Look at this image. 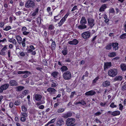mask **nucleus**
Listing matches in <instances>:
<instances>
[{
	"label": "nucleus",
	"instance_id": "nucleus-35",
	"mask_svg": "<svg viewBox=\"0 0 126 126\" xmlns=\"http://www.w3.org/2000/svg\"><path fill=\"white\" fill-rule=\"evenodd\" d=\"M26 41V38H24L23 39V40L22 41H21V44H22V46L23 47H25L26 46V44L25 43Z\"/></svg>",
	"mask_w": 126,
	"mask_h": 126
},
{
	"label": "nucleus",
	"instance_id": "nucleus-47",
	"mask_svg": "<svg viewBox=\"0 0 126 126\" xmlns=\"http://www.w3.org/2000/svg\"><path fill=\"white\" fill-rule=\"evenodd\" d=\"M121 89L123 91L126 90V84H125L122 86L121 88Z\"/></svg>",
	"mask_w": 126,
	"mask_h": 126
},
{
	"label": "nucleus",
	"instance_id": "nucleus-50",
	"mask_svg": "<svg viewBox=\"0 0 126 126\" xmlns=\"http://www.w3.org/2000/svg\"><path fill=\"white\" fill-rule=\"evenodd\" d=\"M111 45L110 44L108 45L106 47V48L108 49H110L111 48Z\"/></svg>",
	"mask_w": 126,
	"mask_h": 126
},
{
	"label": "nucleus",
	"instance_id": "nucleus-34",
	"mask_svg": "<svg viewBox=\"0 0 126 126\" xmlns=\"http://www.w3.org/2000/svg\"><path fill=\"white\" fill-rule=\"evenodd\" d=\"M24 88V87L23 86H18L16 88V91H21Z\"/></svg>",
	"mask_w": 126,
	"mask_h": 126
},
{
	"label": "nucleus",
	"instance_id": "nucleus-22",
	"mask_svg": "<svg viewBox=\"0 0 126 126\" xmlns=\"http://www.w3.org/2000/svg\"><path fill=\"white\" fill-rule=\"evenodd\" d=\"M120 114V112L118 110H116L112 112H111V115L114 116H115L119 115Z\"/></svg>",
	"mask_w": 126,
	"mask_h": 126
},
{
	"label": "nucleus",
	"instance_id": "nucleus-20",
	"mask_svg": "<svg viewBox=\"0 0 126 126\" xmlns=\"http://www.w3.org/2000/svg\"><path fill=\"white\" fill-rule=\"evenodd\" d=\"M16 38L19 44L20 45L21 44V41L22 40V38L19 35H17L16 36Z\"/></svg>",
	"mask_w": 126,
	"mask_h": 126
},
{
	"label": "nucleus",
	"instance_id": "nucleus-57",
	"mask_svg": "<svg viewBox=\"0 0 126 126\" xmlns=\"http://www.w3.org/2000/svg\"><path fill=\"white\" fill-rule=\"evenodd\" d=\"M20 102L19 101H16L15 102V104L16 106L20 104Z\"/></svg>",
	"mask_w": 126,
	"mask_h": 126
},
{
	"label": "nucleus",
	"instance_id": "nucleus-38",
	"mask_svg": "<svg viewBox=\"0 0 126 126\" xmlns=\"http://www.w3.org/2000/svg\"><path fill=\"white\" fill-rule=\"evenodd\" d=\"M81 104L82 105H83L86 104L85 102L83 100H82L81 101H79L76 103V105L78 104Z\"/></svg>",
	"mask_w": 126,
	"mask_h": 126
},
{
	"label": "nucleus",
	"instance_id": "nucleus-3",
	"mask_svg": "<svg viewBox=\"0 0 126 126\" xmlns=\"http://www.w3.org/2000/svg\"><path fill=\"white\" fill-rule=\"evenodd\" d=\"M69 13H67L62 18L61 20L58 23V26H61L65 22L66 19L69 15Z\"/></svg>",
	"mask_w": 126,
	"mask_h": 126
},
{
	"label": "nucleus",
	"instance_id": "nucleus-7",
	"mask_svg": "<svg viewBox=\"0 0 126 126\" xmlns=\"http://www.w3.org/2000/svg\"><path fill=\"white\" fill-rule=\"evenodd\" d=\"M82 36L84 39H86L89 37L90 36V32L88 31L85 32L82 34Z\"/></svg>",
	"mask_w": 126,
	"mask_h": 126
},
{
	"label": "nucleus",
	"instance_id": "nucleus-2",
	"mask_svg": "<svg viewBox=\"0 0 126 126\" xmlns=\"http://www.w3.org/2000/svg\"><path fill=\"white\" fill-rule=\"evenodd\" d=\"M35 6L34 2L32 0H28L26 3L25 4V6L27 8H33Z\"/></svg>",
	"mask_w": 126,
	"mask_h": 126
},
{
	"label": "nucleus",
	"instance_id": "nucleus-44",
	"mask_svg": "<svg viewBox=\"0 0 126 126\" xmlns=\"http://www.w3.org/2000/svg\"><path fill=\"white\" fill-rule=\"evenodd\" d=\"M51 47L53 49H54L56 47V44L55 42H53L51 45Z\"/></svg>",
	"mask_w": 126,
	"mask_h": 126
},
{
	"label": "nucleus",
	"instance_id": "nucleus-18",
	"mask_svg": "<svg viewBox=\"0 0 126 126\" xmlns=\"http://www.w3.org/2000/svg\"><path fill=\"white\" fill-rule=\"evenodd\" d=\"M78 43V41L76 39H74L73 41L68 42V43L71 45H76Z\"/></svg>",
	"mask_w": 126,
	"mask_h": 126
},
{
	"label": "nucleus",
	"instance_id": "nucleus-13",
	"mask_svg": "<svg viewBox=\"0 0 126 126\" xmlns=\"http://www.w3.org/2000/svg\"><path fill=\"white\" fill-rule=\"evenodd\" d=\"M7 46H5L2 49L0 52V55L3 56L4 55H5V51L6 50Z\"/></svg>",
	"mask_w": 126,
	"mask_h": 126
},
{
	"label": "nucleus",
	"instance_id": "nucleus-4",
	"mask_svg": "<svg viewBox=\"0 0 126 126\" xmlns=\"http://www.w3.org/2000/svg\"><path fill=\"white\" fill-rule=\"evenodd\" d=\"M71 76L70 72L67 71L64 73L63 75V77L64 79L68 80L71 78Z\"/></svg>",
	"mask_w": 126,
	"mask_h": 126
},
{
	"label": "nucleus",
	"instance_id": "nucleus-11",
	"mask_svg": "<svg viewBox=\"0 0 126 126\" xmlns=\"http://www.w3.org/2000/svg\"><path fill=\"white\" fill-rule=\"evenodd\" d=\"M27 29L25 27H23L21 30L23 34L24 35H28L30 33V32L26 31Z\"/></svg>",
	"mask_w": 126,
	"mask_h": 126
},
{
	"label": "nucleus",
	"instance_id": "nucleus-15",
	"mask_svg": "<svg viewBox=\"0 0 126 126\" xmlns=\"http://www.w3.org/2000/svg\"><path fill=\"white\" fill-rule=\"evenodd\" d=\"M110 82L109 80H106L103 82L102 85L103 86L106 87L110 85Z\"/></svg>",
	"mask_w": 126,
	"mask_h": 126
},
{
	"label": "nucleus",
	"instance_id": "nucleus-29",
	"mask_svg": "<svg viewBox=\"0 0 126 126\" xmlns=\"http://www.w3.org/2000/svg\"><path fill=\"white\" fill-rule=\"evenodd\" d=\"M78 28L80 30H82L85 29L87 28L86 25H79L78 27Z\"/></svg>",
	"mask_w": 126,
	"mask_h": 126
},
{
	"label": "nucleus",
	"instance_id": "nucleus-9",
	"mask_svg": "<svg viewBox=\"0 0 126 126\" xmlns=\"http://www.w3.org/2000/svg\"><path fill=\"white\" fill-rule=\"evenodd\" d=\"M88 25L89 26L92 27L94 25V20L92 18H89L88 20Z\"/></svg>",
	"mask_w": 126,
	"mask_h": 126
},
{
	"label": "nucleus",
	"instance_id": "nucleus-56",
	"mask_svg": "<svg viewBox=\"0 0 126 126\" xmlns=\"http://www.w3.org/2000/svg\"><path fill=\"white\" fill-rule=\"evenodd\" d=\"M78 10L77 7L76 6H74L71 10L72 11H73L75 10Z\"/></svg>",
	"mask_w": 126,
	"mask_h": 126
},
{
	"label": "nucleus",
	"instance_id": "nucleus-32",
	"mask_svg": "<svg viewBox=\"0 0 126 126\" xmlns=\"http://www.w3.org/2000/svg\"><path fill=\"white\" fill-rule=\"evenodd\" d=\"M116 55V54L115 52H111L109 54L108 56L110 57H115Z\"/></svg>",
	"mask_w": 126,
	"mask_h": 126
},
{
	"label": "nucleus",
	"instance_id": "nucleus-28",
	"mask_svg": "<svg viewBox=\"0 0 126 126\" xmlns=\"http://www.w3.org/2000/svg\"><path fill=\"white\" fill-rule=\"evenodd\" d=\"M9 85L8 84H5L1 86V88L4 90H5L6 89L9 87Z\"/></svg>",
	"mask_w": 126,
	"mask_h": 126
},
{
	"label": "nucleus",
	"instance_id": "nucleus-49",
	"mask_svg": "<svg viewBox=\"0 0 126 126\" xmlns=\"http://www.w3.org/2000/svg\"><path fill=\"white\" fill-rule=\"evenodd\" d=\"M115 12V10L113 8H111L110 9L109 13H114Z\"/></svg>",
	"mask_w": 126,
	"mask_h": 126
},
{
	"label": "nucleus",
	"instance_id": "nucleus-21",
	"mask_svg": "<svg viewBox=\"0 0 126 126\" xmlns=\"http://www.w3.org/2000/svg\"><path fill=\"white\" fill-rule=\"evenodd\" d=\"M63 121L62 119H58L56 123V125L58 126H60L62 125L63 123Z\"/></svg>",
	"mask_w": 126,
	"mask_h": 126
},
{
	"label": "nucleus",
	"instance_id": "nucleus-25",
	"mask_svg": "<svg viewBox=\"0 0 126 126\" xmlns=\"http://www.w3.org/2000/svg\"><path fill=\"white\" fill-rule=\"evenodd\" d=\"M86 21L85 18L84 17H82L80 21V23L81 25H85L86 23Z\"/></svg>",
	"mask_w": 126,
	"mask_h": 126
},
{
	"label": "nucleus",
	"instance_id": "nucleus-62",
	"mask_svg": "<svg viewBox=\"0 0 126 126\" xmlns=\"http://www.w3.org/2000/svg\"><path fill=\"white\" fill-rule=\"evenodd\" d=\"M25 72L24 71H18L17 73L18 74H24Z\"/></svg>",
	"mask_w": 126,
	"mask_h": 126
},
{
	"label": "nucleus",
	"instance_id": "nucleus-41",
	"mask_svg": "<svg viewBox=\"0 0 126 126\" xmlns=\"http://www.w3.org/2000/svg\"><path fill=\"white\" fill-rule=\"evenodd\" d=\"M55 118L52 119L50 121L48 122L47 124V125H48L50 124L54 123L55 122Z\"/></svg>",
	"mask_w": 126,
	"mask_h": 126
},
{
	"label": "nucleus",
	"instance_id": "nucleus-17",
	"mask_svg": "<svg viewBox=\"0 0 126 126\" xmlns=\"http://www.w3.org/2000/svg\"><path fill=\"white\" fill-rule=\"evenodd\" d=\"M111 66V63L110 62H107L105 63L104 65V69L105 70L110 68Z\"/></svg>",
	"mask_w": 126,
	"mask_h": 126
},
{
	"label": "nucleus",
	"instance_id": "nucleus-39",
	"mask_svg": "<svg viewBox=\"0 0 126 126\" xmlns=\"http://www.w3.org/2000/svg\"><path fill=\"white\" fill-rule=\"evenodd\" d=\"M64 110L65 109L63 108H60L58 110L57 112L58 113H61L63 112Z\"/></svg>",
	"mask_w": 126,
	"mask_h": 126
},
{
	"label": "nucleus",
	"instance_id": "nucleus-12",
	"mask_svg": "<svg viewBox=\"0 0 126 126\" xmlns=\"http://www.w3.org/2000/svg\"><path fill=\"white\" fill-rule=\"evenodd\" d=\"M96 93V92L94 91L91 90L87 92L85 94L86 95L92 96L95 94Z\"/></svg>",
	"mask_w": 126,
	"mask_h": 126
},
{
	"label": "nucleus",
	"instance_id": "nucleus-43",
	"mask_svg": "<svg viewBox=\"0 0 126 126\" xmlns=\"http://www.w3.org/2000/svg\"><path fill=\"white\" fill-rule=\"evenodd\" d=\"M52 85L53 87H55L57 86L58 84L56 81L53 80Z\"/></svg>",
	"mask_w": 126,
	"mask_h": 126
},
{
	"label": "nucleus",
	"instance_id": "nucleus-60",
	"mask_svg": "<svg viewBox=\"0 0 126 126\" xmlns=\"http://www.w3.org/2000/svg\"><path fill=\"white\" fill-rule=\"evenodd\" d=\"M28 91H27L25 90L23 92H22V94L23 96H24L25 95L27 94Z\"/></svg>",
	"mask_w": 126,
	"mask_h": 126
},
{
	"label": "nucleus",
	"instance_id": "nucleus-40",
	"mask_svg": "<svg viewBox=\"0 0 126 126\" xmlns=\"http://www.w3.org/2000/svg\"><path fill=\"white\" fill-rule=\"evenodd\" d=\"M62 52L64 55H66L67 53V49L66 48H64L62 50Z\"/></svg>",
	"mask_w": 126,
	"mask_h": 126
},
{
	"label": "nucleus",
	"instance_id": "nucleus-30",
	"mask_svg": "<svg viewBox=\"0 0 126 126\" xmlns=\"http://www.w3.org/2000/svg\"><path fill=\"white\" fill-rule=\"evenodd\" d=\"M61 18V16H59V15H58L56 16H55L54 17V19L55 20L54 21L56 22L59 20Z\"/></svg>",
	"mask_w": 126,
	"mask_h": 126
},
{
	"label": "nucleus",
	"instance_id": "nucleus-24",
	"mask_svg": "<svg viewBox=\"0 0 126 126\" xmlns=\"http://www.w3.org/2000/svg\"><path fill=\"white\" fill-rule=\"evenodd\" d=\"M9 84L11 86H13L17 85V83L16 81L11 80Z\"/></svg>",
	"mask_w": 126,
	"mask_h": 126
},
{
	"label": "nucleus",
	"instance_id": "nucleus-19",
	"mask_svg": "<svg viewBox=\"0 0 126 126\" xmlns=\"http://www.w3.org/2000/svg\"><path fill=\"white\" fill-rule=\"evenodd\" d=\"M72 115V113L70 112H68L66 113H64L63 114V117L65 118L70 117Z\"/></svg>",
	"mask_w": 126,
	"mask_h": 126
},
{
	"label": "nucleus",
	"instance_id": "nucleus-8",
	"mask_svg": "<svg viewBox=\"0 0 126 126\" xmlns=\"http://www.w3.org/2000/svg\"><path fill=\"white\" fill-rule=\"evenodd\" d=\"M38 8H36L33 12H31L30 13V16L33 17L34 18H35V16L38 14Z\"/></svg>",
	"mask_w": 126,
	"mask_h": 126
},
{
	"label": "nucleus",
	"instance_id": "nucleus-63",
	"mask_svg": "<svg viewBox=\"0 0 126 126\" xmlns=\"http://www.w3.org/2000/svg\"><path fill=\"white\" fill-rule=\"evenodd\" d=\"M60 102H58L57 103H55L54 104V107L55 108H56L60 104Z\"/></svg>",
	"mask_w": 126,
	"mask_h": 126
},
{
	"label": "nucleus",
	"instance_id": "nucleus-59",
	"mask_svg": "<svg viewBox=\"0 0 126 126\" xmlns=\"http://www.w3.org/2000/svg\"><path fill=\"white\" fill-rule=\"evenodd\" d=\"M13 44L15 45L16 44L17 42L16 40L15 39H12V42Z\"/></svg>",
	"mask_w": 126,
	"mask_h": 126
},
{
	"label": "nucleus",
	"instance_id": "nucleus-52",
	"mask_svg": "<svg viewBox=\"0 0 126 126\" xmlns=\"http://www.w3.org/2000/svg\"><path fill=\"white\" fill-rule=\"evenodd\" d=\"M75 92L74 91L71 92L70 95V98H73L74 96V94L75 93Z\"/></svg>",
	"mask_w": 126,
	"mask_h": 126
},
{
	"label": "nucleus",
	"instance_id": "nucleus-27",
	"mask_svg": "<svg viewBox=\"0 0 126 126\" xmlns=\"http://www.w3.org/2000/svg\"><path fill=\"white\" fill-rule=\"evenodd\" d=\"M106 8V4H104L102 5L99 10V11L100 12L104 11V9Z\"/></svg>",
	"mask_w": 126,
	"mask_h": 126
},
{
	"label": "nucleus",
	"instance_id": "nucleus-14",
	"mask_svg": "<svg viewBox=\"0 0 126 126\" xmlns=\"http://www.w3.org/2000/svg\"><path fill=\"white\" fill-rule=\"evenodd\" d=\"M47 91L50 94H54L56 92V90L55 89L51 88H48L47 89Z\"/></svg>",
	"mask_w": 126,
	"mask_h": 126
},
{
	"label": "nucleus",
	"instance_id": "nucleus-58",
	"mask_svg": "<svg viewBox=\"0 0 126 126\" xmlns=\"http://www.w3.org/2000/svg\"><path fill=\"white\" fill-rule=\"evenodd\" d=\"M25 73H24V74H25V75L27 76H28L29 75L31 74V72H29L27 71H24Z\"/></svg>",
	"mask_w": 126,
	"mask_h": 126
},
{
	"label": "nucleus",
	"instance_id": "nucleus-54",
	"mask_svg": "<svg viewBox=\"0 0 126 126\" xmlns=\"http://www.w3.org/2000/svg\"><path fill=\"white\" fill-rule=\"evenodd\" d=\"M99 78L98 77H97L94 79L93 81V83H94L96 82V81L99 79Z\"/></svg>",
	"mask_w": 126,
	"mask_h": 126
},
{
	"label": "nucleus",
	"instance_id": "nucleus-46",
	"mask_svg": "<svg viewBox=\"0 0 126 126\" xmlns=\"http://www.w3.org/2000/svg\"><path fill=\"white\" fill-rule=\"evenodd\" d=\"M120 38L121 39H124L126 38V33H125L122 35L120 36Z\"/></svg>",
	"mask_w": 126,
	"mask_h": 126
},
{
	"label": "nucleus",
	"instance_id": "nucleus-1",
	"mask_svg": "<svg viewBox=\"0 0 126 126\" xmlns=\"http://www.w3.org/2000/svg\"><path fill=\"white\" fill-rule=\"evenodd\" d=\"M118 71L117 69L113 68L109 70L108 71V75L110 77H113L118 74Z\"/></svg>",
	"mask_w": 126,
	"mask_h": 126
},
{
	"label": "nucleus",
	"instance_id": "nucleus-42",
	"mask_svg": "<svg viewBox=\"0 0 126 126\" xmlns=\"http://www.w3.org/2000/svg\"><path fill=\"white\" fill-rule=\"evenodd\" d=\"M11 29V27L10 26H6L5 28L3 29L4 30L6 31H8Z\"/></svg>",
	"mask_w": 126,
	"mask_h": 126
},
{
	"label": "nucleus",
	"instance_id": "nucleus-51",
	"mask_svg": "<svg viewBox=\"0 0 126 126\" xmlns=\"http://www.w3.org/2000/svg\"><path fill=\"white\" fill-rule=\"evenodd\" d=\"M95 121L96 123L98 124H101L102 123L97 118L96 119H95Z\"/></svg>",
	"mask_w": 126,
	"mask_h": 126
},
{
	"label": "nucleus",
	"instance_id": "nucleus-16",
	"mask_svg": "<svg viewBox=\"0 0 126 126\" xmlns=\"http://www.w3.org/2000/svg\"><path fill=\"white\" fill-rule=\"evenodd\" d=\"M123 78L121 76H118L115 77L113 81H121L122 79Z\"/></svg>",
	"mask_w": 126,
	"mask_h": 126
},
{
	"label": "nucleus",
	"instance_id": "nucleus-6",
	"mask_svg": "<svg viewBox=\"0 0 126 126\" xmlns=\"http://www.w3.org/2000/svg\"><path fill=\"white\" fill-rule=\"evenodd\" d=\"M28 116L27 114L26 113L22 112L20 114V120L23 122H24L26 121V118Z\"/></svg>",
	"mask_w": 126,
	"mask_h": 126
},
{
	"label": "nucleus",
	"instance_id": "nucleus-31",
	"mask_svg": "<svg viewBox=\"0 0 126 126\" xmlns=\"http://www.w3.org/2000/svg\"><path fill=\"white\" fill-rule=\"evenodd\" d=\"M59 73L56 71H54L51 73L52 76L54 78H56L58 75Z\"/></svg>",
	"mask_w": 126,
	"mask_h": 126
},
{
	"label": "nucleus",
	"instance_id": "nucleus-10",
	"mask_svg": "<svg viewBox=\"0 0 126 126\" xmlns=\"http://www.w3.org/2000/svg\"><path fill=\"white\" fill-rule=\"evenodd\" d=\"M42 97V96L39 94H36L33 95L34 99L38 101H40L41 100Z\"/></svg>",
	"mask_w": 126,
	"mask_h": 126
},
{
	"label": "nucleus",
	"instance_id": "nucleus-26",
	"mask_svg": "<svg viewBox=\"0 0 126 126\" xmlns=\"http://www.w3.org/2000/svg\"><path fill=\"white\" fill-rule=\"evenodd\" d=\"M120 67L123 71H124L126 70V64L124 63L121 64Z\"/></svg>",
	"mask_w": 126,
	"mask_h": 126
},
{
	"label": "nucleus",
	"instance_id": "nucleus-36",
	"mask_svg": "<svg viewBox=\"0 0 126 126\" xmlns=\"http://www.w3.org/2000/svg\"><path fill=\"white\" fill-rule=\"evenodd\" d=\"M21 109L24 112V113H26V112L27 111V109L24 105H23L21 106Z\"/></svg>",
	"mask_w": 126,
	"mask_h": 126
},
{
	"label": "nucleus",
	"instance_id": "nucleus-48",
	"mask_svg": "<svg viewBox=\"0 0 126 126\" xmlns=\"http://www.w3.org/2000/svg\"><path fill=\"white\" fill-rule=\"evenodd\" d=\"M54 28V26L52 25H49L48 27V29L49 30H53Z\"/></svg>",
	"mask_w": 126,
	"mask_h": 126
},
{
	"label": "nucleus",
	"instance_id": "nucleus-5",
	"mask_svg": "<svg viewBox=\"0 0 126 126\" xmlns=\"http://www.w3.org/2000/svg\"><path fill=\"white\" fill-rule=\"evenodd\" d=\"M75 120L72 118H68L66 120V124L68 126L70 125L75 122Z\"/></svg>",
	"mask_w": 126,
	"mask_h": 126
},
{
	"label": "nucleus",
	"instance_id": "nucleus-33",
	"mask_svg": "<svg viewBox=\"0 0 126 126\" xmlns=\"http://www.w3.org/2000/svg\"><path fill=\"white\" fill-rule=\"evenodd\" d=\"M61 69L62 72H64L65 71L67 70L68 68L66 66H63L61 68Z\"/></svg>",
	"mask_w": 126,
	"mask_h": 126
},
{
	"label": "nucleus",
	"instance_id": "nucleus-64",
	"mask_svg": "<svg viewBox=\"0 0 126 126\" xmlns=\"http://www.w3.org/2000/svg\"><path fill=\"white\" fill-rule=\"evenodd\" d=\"M16 15L19 16L21 14V12L20 11H18L16 13Z\"/></svg>",
	"mask_w": 126,
	"mask_h": 126
},
{
	"label": "nucleus",
	"instance_id": "nucleus-23",
	"mask_svg": "<svg viewBox=\"0 0 126 126\" xmlns=\"http://www.w3.org/2000/svg\"><path fill=\"white\" fill-rule=\"evenodd\" d=\"M118 43H113L112 44V46L113 49L114 50H116L118 48Z\"/></svg>",
	"mask_w": 126,
	"mask_h": 126
},
{
	"label": "nucleus",
	"instance_id": "nucleus-45",
	"mask_svg": "<svg viewBox=\"0 0 126 126\" xmlns=\"http://www.w3.org/2000/svg\"><path fill=\"white\" fill-rule=\"evenodd\" d=\"M111 108H114L116 107L117 106L116 105L114 104V103L113 102L112 103L110 106Z\"/></svg>",
	"mask_w": 126,
	"mask_h": 126
},
{
	"label": "nucleus",
	"instance_id": "nucleus-37",
	"mask_svg": "<svg viewBox=\"0 0 126 126\" xmlns=\"http://www.w3.org/2000/svg\"><path fill=\"white\" fill-rule=\"evenodd\" d=\"M47 11L49 13V15L52 16V12H50L51 11V8L50 7H47Z\"/></svg>",
	"mask_w": 126,
	"mask_h": 126
},
{
	"label": "nucleus",
	"instance_id": "nucleus-61",
	"mask_svg": "<svg viewBox=\"0 0 126 126\" xmlns=\"http://www.w3.org/2000/svg\"><path fill=\"white\" fill-rule=\"evenodd\" d=\"M20 55L22 56H24L25 54L24 52H21L20 53Z\"/></svg>",
	"mask_w": 126,
	"mask_h": 126
},
{
	"label": "nucleus",
	"instance_id": "nucleus-53",
	"mask_svg": "<svg viewBox=\"0 0 126 126\" xmlns=\"http://www.w3.org/2000/svg\"><path fill=\"white\" fill-rule=\"evenodd\" d=\"M37 22L38 23L40 24L41 23V20L40 17H38L37 20Z\"/></svg>",
	"mask_w": 126,
	"mask_h": 126
},
{
	"label": "nucleus",
	"instance_id": "nucleus-55",
	"mask_svg": "<svg viewBox=\"0 0 126 126\" xmlns=\"http://www.w3.org/2000/svg\"><path fill=\"white\" fill-rule=\"evenodd\" d=\"M119 109L121 110H122L123 109V106L121 104H120L119 105Z\"/></svg>",
	"mask_w": 126,
	"mask_h": 126
}]
</instances>
